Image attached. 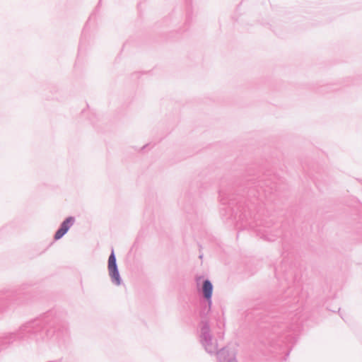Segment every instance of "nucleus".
Masks as SVG:
<instances>
[{"mask_svg": "<svg viewBox=\"0 0 362 362\" xmlns=\"http://www.w3.org/2000/svg\"><path fill=\"white\" fill-rule=\"evenodd\" d=\"M218 362H238L235 349L229 346L221 348L215 353Z\"/></svg>", "mask_w": 362, "mask_h": 362, "instance_id": "6", "label": "nucleus"}, {"mask_svg": "<svg viewBox=\"0 0 362 362\" xmlns=\"http://www.w3.org/2000/svg\"><path fill=\"white\" fill-rule=\"evenodd\" d=\"M204 350L209 354H215L218 351L217 340L214 337L206 340V342L199 341Z\"/></svg>", "mask_w": 362, "mask_h": 362, "instance_id": "12", "label": "nucleus"}, {"mask_svg": "<svg viewBox=\"0 0 362 362\" xmlns=\"http://www.w3.org/2000/svg\"><path fill=\"white\" fill-rule=\"evenodd\" d=\"M16 296L13 293L0 296V319L4 314L11 310L14 308V300Z\"/></svg>", "mask_w": 362, "mask_h": 362, "instance_id": "7", "label": "nucleus"}, {"mask_svg": "<svg viewBox=\"0 0 362 362\" xmlns=\"http://www.w3.org/2000/svg\"><path fill=\"white\" fill-rule=\"evenodd\" d=\"M286 263L283 262L280 266L275 269V275L279 281H282L284 279L285 281L288 282L291 280L292 272H287L286 270Z\"/></svg>", "mask_w": 362, "mask_h": 362, "instance_id": "10", "label": "nucleus"}, {"mask_svg": "<svg viewBox=\"0 0 362 362\" xmlns=\"http://www.w3.org/2000/svg\"><path fill=\"white\" fill-rule=\"evenodd\" d=\"M358 180L360 182H361V183H362V180H358Z\"/></svg>", "mask_w": 362, "mask_h": 362, "instance_id": "15", "label": "nucleus"}, {"mask_svg": "<svg viewBox=\"0 0 362 362\" xmlns=\"http://www.w3.org/2000/svg\"><path fill=\"white\" fill-rule=\"evenodd\" d=\"M202 257H203V255H199V257L200 259H202Z\"/></svg>", "mask_w": 362, "mask_h": 362, "instance_id": "14", "label": "nucleus"}, {"mask_svg": "<svg viewBox=\"0 0 362 362\" xmlns=\"http://www.w3.org/2000/svg\"><path fill=\"white\" fill-rule=\"evenodd\" d=\"M199 341L206 342L207 339L213 337L209 321L202 320L199 324Z\"/></svg>", "mask_w": 362, "mask_h": 362, "instance_id": "9", "label": "nucleus"}, {"mask_svg": "<svg viewBox=\"0 0 362 362\" xmlns=\"http://www.w3.org/2000/svg\"><path fill=\"white\" fill-rule=\"evenodd\" d=\"M76 218L74 216L66 217L60 224L59 228L57 230L54 235V239L58 240L64 237L71 227L75 223Z\"/></svg>", "mask_w": 362, "mask_h": 362, "instance_id": "8", "label": "nucleus"}, {"mask_svg": "<svg viewBox=\"0 0 362 362\" xmlns=\"http://www.w3.org/2000/svg\"><path fill=\"white\" fill-rule=\"evenodd\" d=\"M204 350L209 354H215L218 351L217 340L214 337L206 340V342L199 341Z\"/></svg>", "mask_w": 362, "mask_h": 362, "instance_id": "11", "label": "nucleus"}, {"mask_svg": "<svg viewBox=\"0 0 362 362\" xmlns=\"http://www.w3.org/2000/svg\"><path fill=\"white\" fill-rule=\"evenodd\" d=\"M202 277L197 278V281H199V279H201ZM197 284H199V282H197Z\"/></svg>", "mask_w": 362, "mask_h": 362, "instance_id": "13", "label": "nucleus"}, {"mask_svg": "<svg viewBox=\"0 0 362 362\" xmlns=\"http://www.w3.org/2000/svg\"><path fill=\"white\" fill-rule=\"evenodd\" d=\"M280 180L275 175H264L253 186L248 187L247 198L235 197L230 192L219 191L220 202L223 208L221 209L223 216L234 223L238 229L253 230L257 235L267 241H274L281 235L279 230L273 232L269 226H263L262 221L257 223L254 213L258 203L263 199H270L272 195L279 189Z\"/></svg>", "mask_w": 362, "mask_h": 362, "instance_id": "1", "label": "nucleus"}, {"mask_svg": "<svg viewBox=\"0 0 362 362\" xmlns=\"http://www.w3.org/2000/svg\"><path fill=\"white\" fill-rule=\"evenodd\" d=\"M107 270L111 282L116 286H120L122 283V279L119 274L117 264V259L113 248H112L111 253L108 257Z\"/></svg>", "mask_w": 362, "mask_h": 362, "instance_id": "5", "label": "nucleus"}, {"mask_svg": "<svg viewBox=\"0 0 362 362\" xmlns=\"http://www.w3.org/2000/svg\"><path fill=\"white\" fill-rule=\"evenodd\" d=\"M293 288L288 287L281 297L282 301L284 302V306L292 308V310L288 313L281 312L278 315L267 316L264 320L267 325L265 328L277 335L288 346L296 343L301 327V310L300 308H296V304L299 301L298 292L293 293Z\"/></svg>", "mask_w": 362, "mask_h": 362, "instance_id": "3", "label": "nucleus"}, {"mask_svg": "<svg viewBox=\"0 0 362 362\" xmlns=\"http://www.w3.org/2000/svg\"><path fill=\"white\" fill-rule=\"evenodd\" d=\"M69 339L68 323L53 312L28 321L12 332L0 336V351L13 344L24 347L33 343L37 346L43 344L62 346Z\"/></svg>", "mask_w": 362, "mask_h": 362, "instance_id": "2", "label": "nucleus"}, {"mask_svg": "<svg viewBox=\"0 0 362 362\" xmlns=\"http://www.w3.org/2000/svg\"><path fill=\"white\" fill-rule=\"evenodd\" d=\"M213 289L214 286L211 281L208 279H204L199 289L203 296V298L200 300L199 310V315L202 320H205V317L211 310Z\"/></svg>", "mask_w": 362, "mask_h": 362, "instance_id": "4", "label": "nucleus"}]
</instances>
